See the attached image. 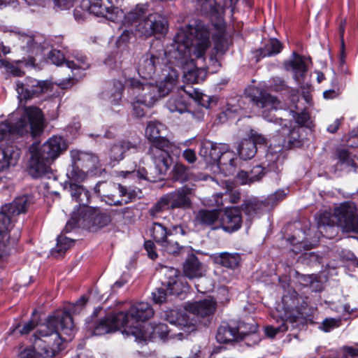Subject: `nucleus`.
<instances>
[{"instance_id":"24","label":"nucleus","mask_w":358,"mask_h":358,"mask_svg":"<svg viewBox=\"0 0 358 358\" xmlns=\"http://www.w3.org/2000/svg\"><path fill=\"white\" fill-rule=\"evenodd\" d=\"M71 157L73 164L86 169L87 172L93 171L99 164L98 157L92 153L75 150L71 151Z\"/></svg>"},{"instance_id":"26","label":"nucleus","mask_w":358,"mask_h":358,"mask_svg":"<svg viewBox=\"0 0 358 358\" xmlns=\"http://www.w3.org/2000/svg\"><path fill=\"white\" fill-rule=\"evenodd\" d=\"M216 302L212 299H206L202 301L188 303L185 308L189 313L200 317L209 316L215 310Z\"/></svg>"},{"instance_id":"58","label":"nucleus","mask_w":358,"mask_h":358,"mask_svg":"<svg viewBox=\"0 0 358 358\" xmlns=\"http://www.w3.org/2000/svg\"><path fill=\"white\" fill-rule=\"evenodd\" d=\"M286 195L284 190H278L274 194L268 197L267 202L272 206L277 204L279 201L282 200Z\"/></svg>"},{"instance_id":"57","label":"nucleus","mask_w":358,"mask_h":358,"mask_svg":"<svg viewBox=\"0 0 358 358\" xmlns=\"http://www.w3.org/2000/svg\"><path fill=\"white\" fill-rule=\"evenodd\" d=\"M152 299L156 303H162L165 301L166 292L163 287L157 288L152 293Z\"/></svg>"},{"instance_id":"46","label":"nucleus","mask_w":358,"mask_h":358,"mask_svg":"<svg viewBox=\"0 0 358 358\" xmlns=\"http://www.w3.org/2000/svg\"><path fill=\"white\" fill-rule=\"evenodd\" d=\"M36 313V310H34L32 313V317L31 319L28 321L27 322L24 323V324H17L15 327V329L18 331V332L21 335H25L28 334L30 331H31L36 327L38 326V328L39 327L40 324H38V320L35 317V314Z\"/></svg>"},{"instance_id":"2","label":"nucleus","mask_w":358,"mask_h":358,"mask_svg":"<svg viewBox=\"0 0 358 358\" xmlns=\"http://www.w3.org/2000/svg\"><path fill=\"white\" fill-rule=\"evenodd\" d=\"M247 95L257 108L262 109L264 119L282 125L278 134L273 137L265 156L269 170L276 171L285 159L282 150L300 145L299 131L295 128L290 129L289 121L275 117L273 112L280 108V103L276 97L258 88L250 89Z\"/></svg>"},{"instance_id":"53","label":"nucleus","mask_w":358,"mask_h":358,"mask_svg":"<svg viewBox=\"0 0 358 358\" xmlns=\"http://www.w3.org/2000/svg\"><path fill=\"white\" fill-rule=\"evenodd\" d=\"M183 91L190 98L198 102L199 104L203 105L202 101L206 96L202 92L192 87H188L187 89L184 88Z\"/></svg>"},{"instance_id":"13","label":"nucleus","mask_w":358,"mask_h":358,"mask_svg":"<svg viewBox=\"0 0 358 358\" xmlns=\"http://www.w3.org/2000/svg\"><path fill=\"white\" fill-rule=\"evenodd\" d=\"M50 61L57 66L64 65L70 69L72 76H69L66 79L68 83L73 85L74 80H78V71L80 70L85 71L90 67V63L87 58L79 52H73L71 57L64 59L62 52L57 50H52L49 55Z\"/></svg>"},{"instance_id":"50","label":"nucleus","mask_w":358,"mask_h":358,"mask_svg":"<svg viewBox=\"0 0 358 358\" xmlns=\"http://www.w3.org/2000/svg\"><path fill=\"white\" fill-rule=\"evenodd\" d=\"M188 171L189 170L187 166L182 164L178 163L174 166L173 170V178L181 182L187 181L189 179Z\"/></svg>"},{"instance_id":"43","label":"nucleus","mask_w":358,"mask_h":358,"mask_svg":"<svg viewBox=\"0 0 358 358\" xmlns=\"http://www.w3.org/2000/svg\"><path fill=\"white\" fill-rule=\"evenodd\" d=\"M86 172L80 169V166L73 165L72 169L67 173L68 180L64 183V188H67V185L70 186L71 182L77 184V182H83L86 178Z\"/></svg>"},{"instance_id":"49","label":"nucleus","mask_w":358,"mask_h":358,"mask_svg":"<svg viewBox=\"0 0 358 358\" xmlns=\"http://www.w3.org/2000/svg\"><path fill=\"white\" fill-rule=\"evenodd\" d=\"M262 205L256 200H248L241 205L243 212L249 217H252L261 209Z\"/></svg>"},{"instance_id":"51","label":"nucleus","mask_w":358,"mask_h":358,"mask_svg":"<svg viewBox=\"0 0 358 358\" xmlns=\"http://www.w3.org/2000/svg\"><path fill=\"white\" fill-rule=\"evenodd\" d=\"M341 323V319L326 318L322 322L320 328L325 332H329L332 329L339 327Z\"/></svg>"},{"instance_id":"16","label":"nucleus","mask_w":358,"mask_h":358,"mask_svg":"<svg viewBox=\"0 0 358 358\" xmlns=\"http://www.w3.org/2000/svg\"><path fill=\"white\" fill-rule=\"evenodd\" d=\"M17 92L19 99L22 100H30L38 97L43 94L52 90V84L47 80H38L31 78L26 79L25 83L18 81L16 84Z\"/></svg>"},{"instance_id":"22","label":"nucleus","mask_w":358,"mask_h":358,"mask_svg":"<svg viewBox=\"0 0 358 358\" xmlns=\"http://www.w3.org/2000/svg\"><path fill=\"white\" fill-rule=\"evenodd\" d=\"M126 315L122 312L110 315L101 320L94 327L93 334L101 336L105 334L116 331L122 327L124 328L126 321Z\"/></svg>"},{"instance_id":"27","label":"nucleus","mask_w":358,"mask_h":358,"mask_svg":"<svg viewBox=\"0 0 358 358\" xmlns=\"http://www.w3.org/2000/svg\"><path fill=\"white\" fill-rule=\"evenodd\" d=\"M236 156L234 152L227 149L217 162L220 171L225 176L234 175L236 171Z\"/></svg>"},{"instance_id":"30","label":"nucleus","mask_w":358,"mask_h":358,"mask_svg":"<svg viewBox=\"0 0 358 358\" xmlns=\"http://www.w3.org/2000/svg\"><path fill=\"white\" fill-rule=\"evenodd\" d=\"M149 337L145 340H151L155 338L157 336L161 339L175 338L181 340L183 336L182 333L173 334L172 329H169L166 324L159 323L155 327H149L145 329Z\"/></svg>"},{"instance_id":"9","label":"nucleus","mask_w":358,"mask_h":358,"mask_svg":"<svg viewBox=\"0 0 358 358\" xmlns=\"http://www.w3.org/2000/svg\"><path fill=\"white\" fill-rule=\"evenodd\" d=\"M45 127V118L41 109L35 106L24 107L15 122L0 124V141L10 134L23 136L30 132L32 136H37L43 133Z\"/></svg>"},{"instance_id":"32","label":"nucleus","mask_w":358,"mask_h":358,"mask_svg":"<svg viewBox=\"0 0 358 358\" xmlns=\"http://www.w3.org/2000/svg\"><path fill=\"white\" fill-rule=\"evenodd\" d=\"M20 155V150L13 145L0 149V171L4 168L16 164Z\"/></svg>"},{"instance_id":"5","label":"nucleus","mask_w":358,"mask_h":358,"mask_svg":"<svg viewBox=\"0 0 358 358\" xmlns=\"http://www.w3.org/2000/svg\"><path fill=\"white\" fill-rule=\"evenodd\" d=\"M163 78L155 84L130 78L125 80L129 94L134 96L135 101L150 107L160 99L168 95L176 86L179 73L170 66L162 69Z\"/></svg>"},{"instance_id":"18","label":"nucleus","mask_w":358,"mask_h":358,"mask_svg":"<svg viewBox=\"0 0 358 358\" xmlns=\"http://www.w3.org/2000/svg\"><path fill=\"white\" fill-rule=\"evenodd\" d=\"M257 327L255 324H248L241 322L238 327H234L227 323L222 324L217 329L216 339L220 343H227L235 340L243 339L250 333H255Z\"/></svg>"},{"instance_id":"29","label":"nucleus","mask_w":358,"mask_h":358,"mask_svg":"<svg viewBox=\"0 0 358 358\" xmlns=\"http://www.w3.org/2000/svg\"><path fill=\"white\" fill-rule=\"evenodd\" d=\"M69 187V191L73 199L79 203L78 206L75 207L73 210L78 213L83 206H87V203L90 201V193L87 189L84 188L83 185L78 184L71 182Z\"/></svg>"},{"instance_id":"56","label":"nucleus","mask_w":358,"mask_h":358,"mask_svg":"<svg viewBox=\"0 0 358 358\" xmlns=\"http://www.w3.org/2000/svg\"><path fill=\"white\" fill-rule=\"evenodd\" d=\"M296 122L301 126H308L310 115L308 113L303 111L301 113H296L292 111Z\"/></svg>"},{"instance_id":"42","label":"nucleus","mask_w":358,"mask_h":358,"mask_svg":"<svg viewBox=\"0 0 358 358\" xmlns=\"http://www.w3.org/2000/svg\"><path fill=\"white\" fill-rule=\"evenodd\" d=\"M162 271L166 279L165 282H163V284L166 285L167 289L170 293H172L174 290V286L177 284V278L179 275V271L172 267H165Z\"/></svg>"},{"instance_id":"17","label":"nucleus","mask_w":358,"mask_h":358,"mask_svg":"<svg viewBox=\"0 0 358 358\" xmlns=\"http://www.w3.org/2000/svg\"><path fill=\"white\" fill-rule=\"evenodd\" d=\"M83 6L98 17H104L112 22H118L124 16L123 12L111 6L108 0H83Z\"/></svg>"},{"instance_id":"41","label":"nucleus","mask_w":358,"mask_h":358,"mask_svg":"<svg viewBox=\"0 0 358 358\" xmlns=\"http://www.w3.org/2000/svg\"><path fill=\"white\" fill-rule=\"evenodd\" d=\"M282 49V43L276 38H271L260 50V56L263 57L273 56L280 53Z\"/></svg>"},{"instance_id":"14","label":"nucleus","mask_w":358,"mask_h":358,"mask_svg":"<svg viewBox=\"0 0 358 358\" xmlns=\"http://www.w3.org/2000/svg\"><path fill=\"white\" fill-rule=\"evenodd\" d=\"M289 297L285 296L282 298V303L285 304V314L282 316V324L278 327L267 326L265 327L264 331L266 335L269 338H274L278 333H283L290 329H296L303 324V317L301 314L294 308L293 306H288ZM294 303V302H293Z\"/></svg>"},{"instance_id":"38","label":"nucleus","mask_w":358,"mask_h":358,"mask_svg":"<svg viewBox=\"0 0 358 358\" xmlns=\"http://www.w3.org/2000/svg\"><path fill=\"white\" fill-rule=\"evenodd\" d=\"M257 150L254 141L249 138L243 140L238 147L239 156L244 160L252 159L256 155Z\"/></svg>"},{"instance_id":"21","label":"nucleus","mask_w":358,"mask_h":358,"mask_svg":"<svg viewBox=\"0 0 358 358\" xmlns=\"http://www.w3.org/2000/svg\"><path fill=\"white\" fill-rule=\"evenodd\" d=\"M66 149L67 144L65 140L61 136H54L44 143L37 152L41 154L42 159H46L47 162H52Z\"/></svg>"},{"instance_id":"19","label":"nucleus","mask_w":358,"mask_h":358,"mask_svg":"<svg viewBox=\"0 0 358 358\" xmlns=\"http://www.w3.org/2000/svg\"><path fill=\"white\" fill-rule=\"evenodd\" d=\"M196 187L194 185H185L166 195L170 206V209L189 208L192 206V199L195 196Z\"/></svg>"},{"instance_id":"25","label":"nucleus","mask_w":358,"mask_h":358,"mask_svg":"<svg viewBox=\"0 0 358 358\" xmlns=\"http://www.w3.org/2000/svg\"><path fill=\"white\" fill-rule=\"evenodd\" d=\"M50 162L42 159L41 154L37 151L32 154L30 165L28 169L29 174L34 178H42L50 174V168L49 166Z\"/></svg>"},{"instance_id":"59","label":"nucleus","mask_w":358,"mask_h":358,"mask_svg":"<svg viewBox=\"0 0 358 358\" xmlns=\"http://www.w3.org/2000/svg\"><path fill=\"white\" fill-rule=\"evenodd\" d=\"M263 175L264 168L262 166H256L250 172V180L252 182L257 181Z\"/></svg>"},{"instance_id":"63","label":"nucleus","mask_w":358,"mask_h":358,"mask_svg":"<svg viewBox=\"0 0 358 358\" xmlns=\"http://www.w3.org/2000/svg\"><path fill=\"white\" fill-rule=\"evenodd\" d=\"M182 157L190 164H193L196 161V155L194 150L192 149H186L182 152Z\"/></svg>"},{"instance_id":"28","label":"nucleus","mask_w":358,"mask_h":358,"mask_svg":"<svg viewBox=\"0 0 358 358\" xmlns=\"http://www.w3.org/2000/svg\"><path fill=\"white\" fill-rule=\"evenodd\" d=\"M220 212V209H201L195 213L194 222L203 227H212L219 222Z\"/></svg>"},{"instance_id":"61","label":"nucleus","mask_w":358,"mask_h":358,"mask_svg":"<svg viewBox=\"0 0 358 358\" xmlns=\"http://www.w3.org/2000/svg\"><path fill=\"white\" fill-rule=\"evenodd\" d=\"M346 24V20H343L341 22L339 25V33H340V38L341 41V62H343V58L345 57V43H344V33H345V28Z\"/></svg>"},{"instance_id":"47","label":"nucleus","mask_w":358,"mask_h":358,"mask_svg":"<svg viewBox=\"0 0 358 358\" xmlns=\"http://www.w3.org/2000/svg\"><path fill=\"white\" fill-rule=\"evenodd\" d=\"M170 206L166 199V195L162 196L159 200L155 203L150 209L149 213L152 217H155L159 213L163 212L166 209H169Z\"/></svg>"},{"instance_id":"11","label":"nucleus","mask_w":358,"mask_h":358,"mask_svg":"<svg viewBox=\"0 0 358 358\" xmlns=\"http://www.w3.org/2000/svg\"><path fill=\"white\" fill-rule=\"evenodd\" d=\"M110 222V217L99 208L89 206H83L79 212H73L70 220L66 224L64 231L68 233L74 227L96 231L107 226Z\"/></svg>"},{"instance_id":"3","label":"nucleus","mask_w":358,"mask_h":358,"mask_svg":"<svg viewBox=\"0 0 358 358\" xmlns=\"http://www.w3.org/2000/svg\"><path fill=\"white\" fill-rule=\"evenodd\" d=\"M195 31V36H189L188 31H179L175 36L172 55L176 60V64L183 69L184 78L189 83H199L203 81L206 71L203 69L195 66L191 55L196 58L203 57L207 49L210 47L208 29L203 24H199Z\"/></svg>"},{"instance_id":"62","label":"nucleus","mask_w":358,"mask_h":358,"mask_svg":"<svg viewBox=\"0 0 358 358\" xmlns=\"http://www.w3.org/2000/svg\"><path fill=\"white\" fill-rule=\"evenodd\" d=\"M271 87L275 91H282L286 88V85L282 78L275 77L272 79Z\"/></svg>"},{"instance_id":"45","label":"nucleus","mask_w":358,"mask_h":358,"mask_svg":"<svg viewBox=\"0 0 358 358\" xmlns=\"http://www.w3.org/2000/svg\"><path fill=\"white\" fill-rule=\"evenodd\" d=\"M173 237L166 238V240L164 241V243H162L159 246L162 248V250L168 254L176 255L178 254L181 250H182V246H181L177 241L173 240Z\"/></svg>"},{"instance_id":"12","label":"nucleus","mask_w":358,"mask_h":358,"mask_svg":"<svg viewBox=\"0 0 358 358\" xmlns=\"http://www.w3.org/2000/svg\"><path fill=\"white\" fill-rule=\"evenodd\" d=\"M122 313L127 317L124 325V332L127 335H133L136 340L145 341L149 335L142 323L154 315L150 305L146 302H138L131 305L127 312Z\"/></svg>"},{"instance_id":"52","label":"nucleus","mask_w":358,"mask_h":358,"mask_svg":"<svg viewBox=\"0 0 358 358\" xmlns=\"http://www.w3.org/2000/svg\"><path fill=\"white\" fill-rule=\"evenodd\" d=\"M166 320L173 325H186L187 322H184L183 315L178 316L176 310H171L166 315Z\"/></svg>"},{"instance_id":"23","label":"nucleus","mask_w":358,"mask_h":358,"mask_svg":"<svg viewBox=\"0 0 358 358\" xmlns=\"http://www.w3.org/2000/svg\"><path fill=\"white\" fill-rule=\"evenodd\" d=\"M150 236L159 245L166 238L175 236L178 234L184 236L186 234L185 229L181 226H174L172 230H169L166 227L159 222H153L149 229Z\"/></svg>"},{"instance_id":"48","label":"nucleus","mask_w":358,"mask_h":358,"mask_svg":"<svg viewBox=\"0 0 358 358\" xmlns=\"http://www.w3.org/2000/svg\"><path fill=\"white\" fill-rule=\"evenodd\" d=\"M166 107L171 113H182L187 110L186 104L179 98H170L166 103Z\"/></svg>"},{"instance_id":"6","label":"nucleus","mask_w":358,"mask_h":358,"mask_svg":"<svg viewBox=\"0 0 358 358\" xmlns=\"http://www.w3.org/2000/svg\"><path fill=\"white\" fill-rule=\"evenodd\" d=\"M353 203L344 202L335 208L334 213H321L317 220L320 233L329 238L337 233L338 226L346 232H358V216Z\"/></svg>"},{"instance_id":"15","label":"nucleus","mask_w":358,"mask_h":358,"mask_svg":"<svg viewBox=\"0 0 358 358\" xmlns=\"http://www.w3.org/2000/svg\"><path fill=\"white\" fill-rule=\"evenodd\" d=\"M166 59V51L162 48L151 49L138 60L137 71L143 79L152 78L158 69H160Z\"/></svg>"},{"instance_id":"40","label":"nucleus","mask_w":358,"mask_h":358,"mask_svg":"<svg viewBox=\"0 0 358 358\" xmlns=\"http://www.w3.org/2000/svg\"><path fill=\"white\" fill-rule=\"evenodd\" d=\"M18 45L27 52H33L34 50H38L40 45L34 36L25 34H20L18 35Z\"/></svg>"},{"instance_id":"10","label":"nucleus","mask_w":358,"mask_h":358,"mask_svg":"<svg viewBox=\"0 0 358 358\" xmlns=\"http://www.w3.org/2000/svg\"><path fill=\"white\" fill-rule=\"evenodd\" d=\"M125 23L135 24L136 31L148 38L155 34H164L168 29V22L159 13L145 15L143 6H138L124 17Z\"/></svg>"},{"instance_id":"1","label":"nucleus","mask_w":358,"mask_h":358,"mask_svg":"<svg viewBox=\"0 0 358 358\" xmlns=\"http://www.w3.org/2000/svg\"><path fill=\"white\" fill-rule=\"evenodd\" d=\"M87 302L82 296L69 310H57L39 326L34 334L33 348L24 349L20 358H50L61 350L62 341H71L74 335L75 325L71 313H79Z\"/></svg>"},{"instance_id":"64","label":"nucleus","mask_w":358,"mask_h":358,"mask_svg":"<svg viewBox=\"0 0 358 358\" xmlns=\"http://www.w3.org/2000/svg\"><path fill=\"white\" fill-rule=\"evenodd\" d=\"M144 248L147 251L150 258H151L152 259H155L157 258V255L154 250L155 244L152 241H145L144 243Z\"/></svg>"},{"instance_id":"33","label":"nucleus","mask_w":358,"mask_h":358,"mask_svg":"<svg viewBox=\"0 0 358 358\" xmlns=\"http://www.w3.org/2000/svg\"><path fill=\"white\" fill-rule=\"evenodd\" d=\"M222 185L225 189V192L224 193H217L216 194V199L215 204L217 206H222L224 205L222 200L221 199L223 194L228 196L229 202L231 203H236L239 201L241 199V194L238 191L234 190L235 184L234 182L230 180H224L222 182Z\"/></svg>"},{"instance_id":"7","label":"nucleus","mask_w":358,"mask_h":358,"mask_svg":"<svg viewBox=\"0 0 358 358\" xmlns=\"http://www.w3.org/2000/svg\"><path fill=\"white\" fill-rule=\"evenodd\" d=\"M196 8L201 15L215 17L217 20L216 22L211 24L210 26L204 24L203 25L208 29L209 37L212 36L216 51L223 54L228 49L229 42L225 33V23L223 19L220 17L222 10L220 4L217 3V0H196ZM199 24H203V23L199 22L196 23L194 27L189 25L180 31H188L187 34L189 36L192 31V36H194V29Z\"/></svg>"},{"instance_id":"8","label":"nucleus","mask_w":358,"mask_h":358,"mask_svg":"<svg viewBox=\"0 0 358 358\" xmlns=\"http://www.w3.org/2000/svg\"><path fill=\"white\" fill-rule=\"evenodd\" d=\"M32 198L29 195L16 197L11 203L5 204L0 210V258L8 254V248L14 244L18 236L10 238V231L15 222V217L26 213L31 203Z\"/></svg>"},{"instance_id":"37","label":"nucleus","mask_w":358,"mask_h":358,"mask_svg":"<svg viewBox=\"0 0 358 358\" xmlns=\"http://www.w3.org/2000/svg\"><path fill=\"white\" fill-rule=\"evenodd\" d=\"M124 90V85L121 81L115 80L113 83V87L110 91L102 93V98L108 99L112 105H118L122 99V94Z\"/></svg>"},{"instance_id":"20","label":"nucleus","mask_w":358,"mask_h":358,"mask_svg":"<svg viewBox=\"0 0 358 358\" xmlns=\"http://www.w3.org/2000/svg\"><path fill=\"white\" fill-rule=\"evenodd\" d=\"M242 225V217L240 210L236 207H227L224 210L223 215L220 217L219 225L212 227L213 229H222L228 233L238 230Z\"/></svg>"},{"instance_id":"34","label":"nucleus","mask_w":358,"mask_h":358,"mask_svg":"<svg viewBox=\"0 0 358 358\" xmlns=\"http://www.w3.org/2000/svg\"><path fill=\"white\" fill-rule=\"evenodd\" d=\"M293 59L288 62L289 65L294 71V78L298 84H301L307 72L306 65L303 57L295 52L292 53Z\"/></svg>"},{"instance_id":"36","label":"nucleus","mask_w":358,"mask_h":358,"mask_svg":"<svg viewBox=\"0 0 358 358\" xmlns=\"http://www.w3.org/2000/svg\"><path fill=\"white\" fill-rule=\"evenodd\" d=\"M183 272L189 279L201 276V264L195 255H190L186 259L183 266Z\"/></svg>"},{"instance_id":"44","label":"nucleus","mask_w":358,"mask_h":358,"mask_svg":"<svg viewBox=\"0 0 358 358\" xmlns=\"http://www.w3.org/2000/svg\"><path fill=\"white\" fill-rule=\"evenodd\" d=\"M73 244V241L63 235L58 236L57 245L52 250V255L64 253Z\"/></svg>"},{"instance_id":"60","label":"nucleus","mask_w":358,"mask_h":358,"mask_svg":"<svg viewBox=\"0 0 358 358\" xmlns=\"http://www.w3.org/2000/svg\"><path fill=\"white\" fill-rule=\"evenodd\" d=\"M103 201L110 206H121L123 203H127L126 199H124L123 198L118 199L113 194L104 196Z\"/></svg>"},{"instance_id":"4","label":"nucleus","mask_w":358,"mask_h":358,"mask_svg":"<svg viewBox=\"0 0 358 358\" xmlns=\"http://www.w3.org/2000/svg\"><path fill=\"white\" fill-rule=\"evenodd\" d=\"M164 129L163 124L150 122L145 130L146 136L152 142L148 155L153 162V166L148 170H138L136 176L152 182L162 180L166 176L172 162L170 152L176 148L174 143L161 136Z\"/></svg>"},{"instance_id":"35","label":"nucleus","mask_w":358,"mask_h":358,"mask_svg":"<svg viewBox=\"0 0 358 358\" xmlns=\"http://www.w3.org/2000/svg\"><path fill=\"white\" fill-rule=\"evenodd\" d=\"M213 259L215 263L229 268L236 267L241 261V257L238 253L227 252L215 254Z\"/></svg>"},{"instance_id":"39","label":"nucleus","mask_w":358,"mask_h":358,"mask_svg":"<svg viewBox=\"0 0 358 358\" xmlns=\"http://www.w3.org/2000/svg\"><path fill=\"white\" fill-rule=\"evenodd\" d=\"M229 145L227 144L224 143H217L211 141H208L204 143L203 147V149L209 150V156L214 162H217L221 155H222L227 149H228Z\"/></svg>"},{"instance_id":"31","label":"nucleus","mask_w":358,"mask_h":358,"mask_svg":"<svg viewBox=\"0 0 358 358\" xmlns=\"http://www.w3.org/2000/svg\"><path fill=\"white\" fill-rule=\"evenodd\" d=\"M130 150H136V145L129 141H120L111 146L109 153L110 158L111 160L118 162L124 159V155Z\"/></svg>"},{"instance_id":"55","label":"nucleus","mask_w":358,"mask_h":358,"mask_svg":"<svg viewBox=\"0 0 358 358\" xmlns=\"http://www.w3.org/2000/svg\"><path fill=\"white\" fill-rule=\"evenodd\" d=\"M131 104L133 107L134 115L137 117H142L145 115V110L142 106H144L141 102H136L134 96L129 94Z\"/></svg>"},{"instance_id":"54","label":"nucleus","mask_w":358,"mask_h":358,"mask_svg":"<svg viewBox=\"0 0 358 358\" xmlns=\"http://www.w3.org/2000/svg\"><path fill=\"white\" fill-rule=\"evenodd\" d=\"M337 156L341 164H345L348 166H354L353 160L350 155L348 151L345 149H340L337 150Z\"/></svg>"}]
</instances>
